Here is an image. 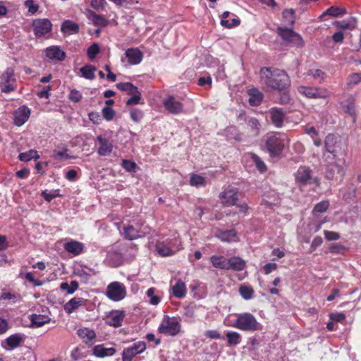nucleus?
Instances as JSON below:
<instances>
[{
    "mask_svg": "<svg viewBox=\"0 0 361 361\" xmlns=\"http://www.w3.org/2000/svg\"><path fill=\"white\" fill-rule=\"evenodd\" d=\"M97 141L99 143L97 153L100 156L109 155L113 150L111 142L105 135H99L97 137Z\"/></svg>",
    "mask_w": 361,
    "mask_h": 361,
    "instance_id": "f3484780",
    "label": "nucleus"
},
{
    "mask_svg": "<svg viewBox=\"0 0 361 361\" xmlns=\"http://www.w3.org/2000/svg\"><path fill=\"white\" fill-rule=\"evenodd\" d=\"M228 346H235L242 341L241 335L237 331H228L226 334Z\"/></svg>",
    "mask_w": 361,
    "mask_h": 361,
    "instance_id": "4c0bfd02",
    "label": "nucleus"
},
{
    "mask_svg": "<svg viewBox=\"0 0 361 361\" xmlns=\"http://www.w3.org/2000/svg\"><path fill=\"white\" fill-rule=\"evenodd\" d=\"M219 198L224 206L235 205L238 200V191L237 188L228 186L220 193Z\"/></svg>",
    "mask_w": 361,
    "mask_h": 361,
    "instance_id": "ddd939ff",
    "label": "nucleus"
},
{
    "mask_svg": "<svg viewBox=\"0 0 361 361\" xmlns=\"http://www.w3.org/2000/svg\"><path fill=\"white\" fill-rule=\"evenodd\" d=\"M279 200V195L274 190H270L267 194H264L262 199V202L264 205L271 207V205L276 204Z\"/></svg>",
    "mask_w": 361,
    "mask_h": 361,
    "instance_id": "58836bf2",
    "label": "nucleus"
},
{
    "mask_svg": "<svg viewBox=\"0 0 361 361\" xmlns=\"http://www.w3.org/2000/svg\"><path fill=\"white\" fill-rule=\"evenodd\" d=\"M23 338L19 334H13L5 340V343L11 348H15L20 345Z\"/></svg>",
    "mask_w": 361,
    "mask_h": 361,
    "instance_id": "c03bdc74",
    "label": "nucleus"
},
{
    "mask_svg": "<svg viewBox=\"0 0 361 361\" xmlns=\"http://www.w3.org/2000/svg\"><path fill=\"white\" fill-rule=\"evenodd\" d=\"M0 85L1 91L8 93L16 87V81L14 77V71L11 68H8L1 77Z\"/></svg>",
    "mask_w": 361,
    "mask_h": 361,
    "instance_id": "9d476101",
    "label": "nucleus"
},
{
    "mask_svg": "<svg viewBox=\"0 0 361 361\" xmlns=\"http://www.w3.org/2000/svg\"><path fill=\"white\" fill-rule=\"evenodd\" d=\"M122 166L128 171H134L137 168L135 162L126 159L123 160Z\"/></svg>",
    "mask_w": 361,
    "mask_h": 361,
    "instance_id": "338daca9",
    "label": "nucleus"
},
{
    "mask_svg": "<svg viewBox=\"0 0 361 361\" xmlns=\"http://www.w3.org/2000/svg\"><path fill=\"white\" fill-rule=\"evenodd\" d=\"M42 196L47 202H51L53 199L60 196V190H44V191H42Z\"/></svg>",
    "mask_w": 361,
    "mask_h": 361,
    "instance_id": "bf43d9fd",
    "label": "nucleus"
},
{
    "mask_svg": "<svg viewBox=\"0 0 361 361\" xmlns=\"http://www.w3.org/2000/svg\"><path fill=\"white\" fill-rule=\"evenodd\" d=\"M249 102L251 106H259L263 99V94L257 89L252 88L248 91Z\"/></svg>",
    "mask_w": 361,
    "mask_h": 361,
    "instance_id": "c756f323",
    "label": "nucleus"
},
{
    "mask_svg": "<svg viewBox=\"0 0 361 361\" xmlns=\"http://www.w3.org/2000/svg\"><path fill=\"white\" fill-rule=\"evenodd\" d=\"M46 56L51 61H62L66 57V53L58 46H51L45 51Z\"/></svg>",
    "mask_w": 361,
    "mask_h": 361,
    "instance_id": "412c9836",
    "label": "nucleus"
},
{
    "mask_svg": "<svg viewBox=\"0 0 361 361\" xmlns=\"http://www.w3.org/2000/svg\"><path fill=\"white\" fill-rule=\"evenodd\" d=\"M126 287L120 282H112L107 286L106 296L113 301H120L126 297Z\"/></svg>",
    "mask_w": 361,
    "mask_h": 361,
    "instance_id": "6e6552de",
    "label": "nucleus"
},
{
    "mask_svg": "<svg viewBox=\"0 0 361 361\" xmlns=\"http://www.w3.org/2000/svg\"><path fill=\"white\" fill-rule=\"evenodd\" d=\"M83 78L88 80H93L95 78L96 68L92 65H87L80 69Z\"/></svg>",
    "mask_w": 361,
    "mask_h": 361,
    "instance_id": "a18cd8bd",
    "label": "nucleus"
},
{
    "mask_svg": "<svg viewBox=\"0 0 361 361\" xmlns=\"http://www.w3.org/2000/svg\"><path fill=\"white\" fill-rule=\"evenodd\" d=\"M77 334L82 342L89 346L92 345L95 342L97 336L93 329L87 327H82L77 331Z\"/></svg>",
    "mask_w": 361,
    "mask_h": 361,
    "instance_id": "a211bd4d",
    "label": "nucleus"
},
{
    "mask_svg": "<svg viewBox=\"0 0 361 361\" xmlns=\"http://www.w3.org/2000/svg\"><path fill=\"white\" fill-rule=\"evenodd\" d=\"M346 13V11L345 8L339 6H331L326 10L320 16V18L324 16H331L334 17L341 16Z\"/></svg>",
    "mask_w": 361,
    "mask_h": 361,
    "instance_id": "79ce46f5",
    "label": "nucleus"
},
{
    "mask_svg": "<svg viewBox=\"0 0 361 361\" xmlns=\"http://www.w3.org/2000/svg\"><path fill=\"white\" fill-rule=\"evenodd\" d=\"M190 184L194 187L204 186L206 184L205 178L196 173H192L190 178Z\"/></svg>",
    "mask_w": 361,
    "mask_h": 361,
    "instance_id": "3c124183",
    "label": "nucleus"
},
{
    "mask_svg": "<svg viewBox=\"0 0 361 361\" xmlns=\"http://www.w3.org/2000/svg\"><path fill=\"white\" fill-rule=\"evenodd\" d=\"M329 206V203L328 201H322L314 206L312 212L314 215L317 214L323 213L327 210Z\"/></svg>",
    "mask_w": 361,
    "mask_h": 361,
    "instance_id": "680f3d73",
    "label": "nucleus"
},
{
    "mask_svg": "<svg viewBox=\"0 0 361 361\" xmlns=\"http://www.w3.org/2000/svg\"><path fill=\"white\" fill-rule=\"evenodd\" d=\"M298 92L309 99H326L330 97V92L324 87L299 86Z\"/></svg>",
    "mask_w": 361,
    "mask_h": 361,
    "instance_id": "423d86ee",
    "label": "nucleus"
},
{
    "mask_svg": "<svg viewBox=\"0 0 361 361\" xmlns=\"http://www.w3.org/2000/svg\"><path fill=\"white\" fill-rule=\"evenodd\" d=\"M87 18L96 26L106 27L108 25V20L106 18L92 11H88Z\"/></svg>",
    "mask_w": 361,
    "mask_h": 361,
    "instance_id": "72a5a7b5",
    "label": "nucleus"
},
{
    "mask_svg": "<svg viewBox=\"0 0 361 361\" xmlns=\"http://www.w3.org/2000/svg\"><path fill=\"white\" fill-rule=\"evenodd\" d=\"M102 116L105 120L110 121L115 116V111L109 106H104L102 110Z\"/></svg>",
    "mask_w": 361,
    "mask_h": 361,
    "instance_id": "e2e57ef3",
    "label": "nucleus"
},
{
    "mask_svg": "<svg viewBox=\"0 0 361 361\" xmlns=\"http://www.w3.org/2000/svg\"><path fill=\"white\" fill-rule=\"evenodd\" d=\"M216 236L223 242L231 243L238 241L237 233L235 230L219 231Z\"/></svg>",
    "mask_w": 361,
    "mask_h": 361,
    "instance_id": "c85d7f7f",
    "label": "nucleus"
},
{
    "mask_svg": "<svg viewBox=\"0 0 361 361\" xmlns=\"http://www.w3.org/2000/svg\"><path fill=\"white\" fill-rule=\"evenodd\" d=\"M125 57L128 65L134 66L141 63L143 54L138 48H129L125 52Z\"/></svg>",
    "mask_w": 361,
    "mask_h": 361,
    "instance_id": "6ab92c4d",
    "label": "nucleus"
},
{
    "mask_svg": "<svg viewBox=\"0 0 361 361\" xmlns=\"http://www.w3.org/2000/svg\"><path fill=\"white\" fill-rule=\"evenodd\" d=\"M32 27L35 35L41 37L51 31L52 24L47 18H37L32 20Z\"/></svg>",
    "mask_w": 361,
    "mask_h": 361,
    "instance_id": "1a4fd4ad",
    "label": "nucleus"
},
{
    "mask_svg": "<svg viewBox=\"0 0 361 361\" xmlns=\"http://www.w3.org/2000/svg\"><path fill=\"white\" fill-rule=\"evenodd\" d=\"M18 157L22 161H29L32 159H38L39 156L36 150L30 149L28 152L20 153Z\"/></svg>",
    "mask_w": 361,
    "mask_h": 361,
    "instance_id": "49530a36",
    "label": "nucleus"
},
{
    "mask_svg": "<svg viewBox=\"0 0 361 361\" xmlns=\"http://www.w3.org/2000/svg\"><path fill=\"white\" fill-rule=\"evenodd\" d=\"M269 114L272 123L276 128H281L283 126L285 114L281 109L271 108L269 111Z\"/></svg>",
    "mask_w": 361,
    "mask_h": 361,
    "instance_id": "393cba45",
    "label": "nucleus"
},
{
    "mask_svg": "<svg viewBox=\"0 0 361 361\" xmlns=\"http://www.w3.org/2000/svg\"><path fill=\"white\" fill-rule=\"evenodd\" d=\"M182 249L181 241L174 232L160 238L156 245V250L163 257L173 255Z\"/></svg>",
    "mask_w": 361,
    "mask_h": 361,
    "instance_id": "7ed1b4c3",
    "label": "nucleus"
},
{
    "mask_svg": "<svg viewBox=\"0 0 361 361\" xmlns=\"http://www.w3.org/2000/svg\"><path fill=\"white\" fill-rule=\"evenodd\" d=\"M186 291V285L181 280H178L176 284L172 287L173 295L178 298H184L185 296Z\"/></svg>",
    "mask_w": 361,
    "mask_h": 361,
    "instance_id": "c9c22d12",
    "label": "nucleus"
},
{
    "mask_svg": "<svg viewBox=\"0 0 361 361\" xmlns=\"http://www.w3.org/2000/svg\"><path fill=\"white\" fill-rule=\"evenodd\" d=\"M260 78L267 87L281 91L290 86L288 75L279 69L271 70L269 68H262L260 70Z\"/></svg>",
    "mask_w": 361,
    "mask_h": 361,
    "instance_id": "f257e3e1",
    "label": "nucleus"
},
{
    "mask_svg": "<svg viewBox=\"0 0 361 361\" xmlns=\"http://www.w3.org/2000/svg\"><path fill=\"white\" fill-rule=\"evenodd\" d=\"M213 267L220 269L228 270V259L221 255H213L210 258Z\"/></svg>",
    "mask_w": 361,
    "mask_h": 361,
    "instance_id": "f704fd0d",
    "label": "nucleus"
},
{
    "mask_svg": "<svg viewBox=\"0 0 361 361\" xmlns=\"http://www.w3.org/2000/svg\"><path fill=\"white\" fill-rule=\"evenodd\" d=\"M155 288H149L147 290V296L149 298V302L152 305H158L161 301V298L159 295H154Z\"/></svg>",
    "mask_w": 361,
    "mask_h": 361,
    "instance_id": "13d9d810",
    "label": "nucleus"
},
{
    "mask_svg": "<svg viewBox=\"0 0 361 361\" xmlns=\"http://www.w3.org/2000/svg\"><path fill=\"white\" fill-rule=\"evenodd\" d=\"M61 31L66 35L76 34L79 31V26L77 23L66 20L63 22L61 26Z\"/></svg>",
    "mask_w": 361,
    "mask_h": 361,
    "instance_id": "7c9ffc66",
    "label": "nucleus"
},
{
    "mask_svg": "<svg viewBox=\"0 0 361 361\" xmlns=\"http://www.w3.org/2000/svg\"><path fill=\"white\" fill-rule=\"evenodd\" d=\"M276 32L284 41L291 44L293 46L297 47H301L303 46L304 42L302 37L293 32L292 30L284 27H278Z\"/></svg>",
    "mask_w": 361,
    "mask_h": 361,
    "instance_id": "0eeeda50",
    "label": "nucleus"
},
{
    "mask_svg": "<svg viewBox=\"0 0 361 361\" xmlns=\"http://www.w3.org/2000/svg\"><path fill=\"white\" fill-rule=\"evenodd\" d=\"M181 330L180 320L176 317L164 315L158 327V332L161 334L176 336Z\"/></svg>",
    "mask_w": 361,
    "mask_h": 361,
    "instance_id": "39448f33",
    "label": "nucleus"
},
{
    "mask_svg": "<svg viewBox=\"0 0 361 361\" xmlns=\"http://www.w3.org/2000/svg\"><path fill=\"white\" fill-rule=\"evenodd\" d=\"M60 288L66 290L68 294H73L78 288V283L72 281L69 285L67 282H63L60 284Z\"/></svg>",
    "mask_w": 361,
    "mask_h": 361,
    "instance_id": "603ef678",
    "label": "nucleus"
},
{
    "mask_svg": "<svg viewBox=\"0 0 361 361\" xmlns=\"http://www.w3.org/2000/svg\"><path fill=\"white\" fill-rule=\"evenodd\" d=\"M340 106L342 110L350 115L351 116H355V97L353 94H348L347 98L340 102Z\"/></svg>",
    "mask_w": 361,
    "mask_h": 361,
    "instance_id": "b1692460",
    "label": "nucleus"
},
{
    "mask_svg": "<svg viewBox=\"0 0 361 361\" xmlns=\"http://www.w3.org/2000/svg\"><path fill=\"white\" fill-rule=\"evenodd\" d=\"M86 300L82 298H73L64 305V310L68 314L75 312L79 307L85 305Z\"/></svg>",
    "mask_w": 361,
    "mask_h": 361,
    "instance_id": "bb28decb",
    "label": "nucleus"
},
{
    "mask_svg": "<svg viewBox=\"0 0 361 361\" xmlns=\"http://www.w3.org/2000/svg\"><path fill=\"white\" fill-rule=\"evenodd\" d=\"M266 148L271 157L279 156L289 145L290 140L286 134L271 132L264 137Z\"/></svg>",
    "mask_w": 361,
    "mask_h": 361,
    "instance_id": "f03ea898",
    "label": "nucleus"
},
{
    "mask_svg": "<svg viewBox=\"0 0 361 361\" xmlns=\"http://www.w3.org/2000/svg\"><path fill=\"white\" fill-rule=\"evenodd\" d=\"M246 267V262L238 256H234L228 259V270L243 271Z\"/></svg>",
    "mask_w": 361,
    "mask_h": 361,
    "instance_id": "cd10ccee",
    "label": "nucleus"
},
{
    "mask_svg": "<svg viewBox=\"0 0 361 361\" xmlns=\"http://www.w3.org/2000/svg\"><path fill=\"white\" fill-rule=\"evenodd\" d=\"M100 51V48L98 44L94 43L87 49V56L90 59H94L97 54Z\"/></svg>",
    "mask_w": 361,
    "mask_h": 361,
    "instance_id": "0e129e2a",
    "label": "nucleus"
},
{
    "mask_svg": "<svg viewBox=\"0 0 361 361\" xmlns=\"http://www.w3.org/2000/svg\"><path fill=\"white\" fill-rule=\"evenodd\" d=\"M334 25L338 29L353 30L356 27V22L354 18L336 21Z\"/></svg>",
    "mask_w": 361,
    "mask_h": 361,
    "instance_id": "a19ab883",
    "label": "nucleus"
},
{
    "mask_svg": "<svg viewBox=\"0 0 361 361\" xmlns=\"http://www.w3.org/2000/svg\"><path fill=\"white\" fill-rule=\"evenodd\" d=\"M69 99L73 102H78L82 99V94L76 90H71L69 94Z\"/></svg>",
    "mask_w": 361,
    "mask_h": 361,
    "instance_id": "774afa93",
    "label": "nucleus"
},
{
    "mask_svg": "<svg viewBox=\"0 0 361 361\" xmlns=\"http://www.w3.org/2000/svg\"><path fill=\"white\" fill-rule=\"evenodd\" d=\"M116 350L113 347H106L104 344L95 345L92 349V353L97 357L113 356Z\"/></svg>",
    "mask_w": 361,
    "mask_h": 361,
    "instance_id": "a878e982",
    "label": "nucleus"
},
{
    "mask_svg": "<svg viewBox=\"0 0 361 361\" xmlns=\"http://www.w3.org/2000/svg\"><path fill=\"white\" fill-rule=\"evenodd\" d=\"M116 87L121 90L127 92L128 94H133L137 92L138 89L130 82H119L116 84Z\"/></svg>",
    "mask_w": 361,
    "mask_h": 361,
    "instance_id": "37998d69",
    "label": "nucleus"
},
{
    "mask_svg": "<svg viewBox=\"0 0 361 361\" xmlns=\"http://www.w3.org/2000/svg\"><path fill=\"white\" fill-rule=\"evenodd\" d=\"M24 6L27 8V13L30 16L36 14L39 9V5L36 3L35 0H26Z\"/></svg>",
    "mask_w": 361,
    "mask_h": 361,
    "instance_id": "8fccbe9b",
    "label": "nucleus"
},
{
    "mask_svg": "<svg viewBox=\"0 0 361 361\" xmlns=\"http://www.w3.org/2000/svg\"><path fill=\"white\" fill-rule=\"evenodd\" d=\"M283 20L286 25H292L295 22V11L292 8L285 9L283 13Z\"/></svg>",
    "mask_w": 361,
    "mask_h": 361,
    "instance_id": "de8ad7c7",
    "label": "nucleus"
},
{
    "mask_svg": "<svg viewBox=\"0 0 361 361\" xmlns=\"http://www.w3.org/2000/svg\"><path fill=\"white\" fill-rule=\"evenodd\" d=\"M146 231L141 228H137L132 225H128L123 228V235L128 240H134L141 238L146 234Z\"/></svg>",
    "mask_w": 361,
    "mask_h": 361,
    "instance_id": "5701e85b",
    "label": "nucleus"
},
{
    "mask_svg": "<svg viewBox=\"0 0 361 361\" xmlns=\"http://www.w3.org/2000/svg\"><path fill=\"white\" fill-rule=\"evenodd\" d=\"M143 112L139 109H133L130 111V118L135 122H139L143 118Z\"/></svg>",
    "mask_w": 361,
    "mask_h": 361,
    "instance_id": "69168bd1",
    "label": "nucleus"
},
{
    "mask_svg": "<svg viewBox=\"0 0 361 361\" xmlns=\"http://www.w3.org/2000/svg\"><path fill=\"white\" fill-rule=\"evenodd\" d=\"M230 13L228 11L224 12L221 20V24L228 28H232L238 26L240 23V19L235 15H233V17L231 18V23H230L229 19H228Z\"/></svg>",
    "mask_w": 361,
    "mask_h": 361,
    "instance_id": "473e14b6",
    "label": "nucleus"
},
{
    "mask_svg": "<svg viewBox=\"0 0 361 361\" xmlns=\"http://www.w3.org/2000/svg\"><path fill=\"white\" fill-rule=\"evenodd\" d=\"M31 326L40 327L50 322L51 319L46 315L32 314L30 315Z\"/></svg>",
    "mask_w": 361,
    "mask_h": 361,
    "instance_id": "2f4dec72",
    "label": "nucleus"
},
{
    "mask_svg": "<svg viewBox=\"0 0 361 361\" xmlns=\"http://www.w3.org/2000/svg\"><path fill=\"white\" fill-rule=\"evenodd\" d=\"M235 319L228 326L247 332H254L261 329V324L252 314L243 312L235 314Z\"/></svg>",
    "mask_w": 361,
    "mask_h": 361,
    "instance_id": "20e7f679",
    "label": "nucleus"
},
{
    "mask_svg": "<svg viewBox=\"0 0 361 361\" xmlns=\"http://www.w3.org/2000/svg\"><path fill=\"white\" fill-rule=\"evenodd\" d=\"M125 315V312L122 310H112L106 314L105 322L111 326H121Z\"/></svg>",
    "mask_w": 361,
    "mask_h": 361,
    "instance_id": "4468645a",
    "label": "nucleus"
},
{
    "mask_svg": "<svg viewBox=\"0 0 361 361\" xmlns=\"http://www.w3.org/2000/svg\"><path fill=\"white\" fill-rule=\"evenodd\" d=\"M163 104L166 109L172 114H178L183 112V104L176 99L173 96H169L163 102Z\"/></svg>",
    "mask_w": 361,
    "mask_h": 361,
    "instance_id": "dca6fc26",
    "label": "nucleus"
},
{
    "mask_svg": "<svg viewBox=\"0 0 361 361\" xmlns=\"http://www.w3.org/2000/svg\"><path fill=\"white\" fill-rule=\"evenodd\" d=\"M30 110L25 106H20L14 114V123L18 126L23 125L29 118Z\"/></svg>",
    "mask_w": 361,
    "mask_h": 361,
    "instance_id": "4be33fe9",
    "label": "nucleus"
},
{
    "mask_svg": "<svg viewBox=\"0 0 361 361\" xmlns=\"http://www.w3.org/2000/svg\"><path fill=\"white\" fill-rule=\"evenodd\" d=\"M295 183L300 186H304L314 182L312 171L306 166H300L295 173Z\"/></svg>",
    "mask_w": 361,
    "mask_h": 361,
    "instance_id": "f8f14e48",
    "label": "nucleus"
},
{
    "mask_svg": "<svg viewBox=\"0 0 361 361\" xmlns=\"http://www.w3.org/2000/svg\"><path fill=\"white\" fill-rule=\"evenodd\" d=\"M251 158L255 163L257 169L261 172H265L267 171V166L264 161L256 154H251Z\"/></svg>",
    "mask_w": 361,
    "mask_h": 361,
    "instance_id": "052dcab7",
    "label": "nucleus"
},
{
    "mask_svg": "<svg viewBox=\"0 0 361 361\" xmlns=\"http://www.w3.org/2000/svg\"><path fill=\"white\" fill-rule=\"evenodd\" d=\"M344 161L341 160L338 161H335L334 164H331L327 166L326 177L328 179H333L336 176L342 177L344 175Z\"/></svg>",
    "mask_w": 361,
    "mask_h": 361,
    "instance_id": "2eb2a0df",
    "label": "nucleus"
},
{
    "mask_svg": "<svg viewBox=\"0 0 361 361\" xmlns=\"http://www.w3.org/2000/svg\"><path fill=\"white\" fill-rule=\"evenodd\" d=\"M336 143V137L334 135L329 134L326 137L324 141L325 149L327 152L332 154L334 158L335 157L334 152Z\"/></svg>",
    "mask_w": 361,
    "mask_h": 361,
    "instance_id": "ea45409f",
    "label": "nucleus"
},
{
    "mask_svg": "<svg viewBox=\"0 0 361 361\" xmlns=\"http://www.w3.org/2000/svg\"><path fill=\"white\" fill-rule=\"evenodd\" d=\"M63 248L73 256H78L83 252L84 245L79 241L70 240L64 243Z\"/></svg>",
    "mask_w": 361,
    "mask_h": 361,
    "instance_id": "aec40b11",
    "label": "nucleus"
},
{
    "mask_svg": "<svg viewBox=\"0 0 361 361\" xmlns=\"http://www.w3.org/2000/svg\"><path fill=\"white\" fill-rule=\"evenodd\" d=\"M146 350L144 341H137L132 345L126 348L122 353V361H132L133 358Z\"/></svg>",
    "mask_w": 361,
    "mask_h": 361,
    "instance_id": "9b49d317",
    "label": "nucleus"
},
{
    "mask_svg": "<svg viewBox=\"0 0 361 361\" xmlns=\"http://www.w3.org/2000/svg\"><path fill=\"white\" fill-rule=\"evenodd\" d=\"M247 126L252 131L253 135H257L259 134L261 128V125L257 118H250L247 120Z\"/></svg>",
    "mask_w": 361,
    "mask_h": 361,
    "instance_id": "09e8293b",
    "label": "nucleus"
},
{
    "mask_svg": "<svg viewBox=\"0 0 361 361\" xmlns=\"http://www.w3.org/2000/svg\"><path fill=\"white\" fill-rule=\"evenodd\" d=\"M53 157L59 159H69L73 158V156L68 154L67 147H63L61 149H55L53 152Z\"/></svg>",
    "mask_w": 361,
    "mask_h": 361,
    "instance_id": "6e6d98bb",
    "label": "nucleus"
},
{
    "mask_svg": "<svg viewBox=\"0 0 361 361\" xmlns=\"http://www.w3.org/2000/svg\"><path fill=\"white\" fill-rule=\"evenodd\" d=\"M106 260L111 266L117 267L121 264V257L118 253L109 252L107 255Z\"/></svg>",
    "mask_w": 361,
    "mask_h": 361,
    "instance_id": "864d4df0",
    "label": "nucleus"
},
{
    "mask_svg": "<svg viewBox=\"0 0 361 361\" xmlns=\"http://www.w3.org/2000/svg\"><path fill=\"white\" fill-rule=\"evenodd\" d=\"M239 293L244 300H249L254 298L255 290L251 286L242 284L239 287Z\"/></svg>",
    "mask_w": 361,
    "mask_h": 361,
    "instance_id": "e433bc0d",
    "label": "nucleus"
},
{
    "mask_svg": "<svg viewBox=\"0 0 361 361\" xmlns=\"http://www.w3.org/2000/svg\"><path fill=\"white\" fill-rule=\"evenodd\" d=\"M307 75L312 76L319 82H323L326 78V73L320 69H310L307 72Z\"/></svg>",
    "mask_w": 361,
    "mask_h": 361,
    "instance_id": "5fc2aeb1",
    "label": "nucleus"
},
{
    "mask_svg": "<svg viewBox=\"0 0 361 361\" xmlns=\"http://www.w3.org/2000/svg\"><path fill=\"white\" fill-rule=\"evenodd\" d=\"M360 82H361V73H353L348 77L347 86L348 88H352Z\"/></svg>",
    "mask_w": 361,
    "mask_h": 361,
    "instance_id": "4d7b16f0",
    "label": "nucleus"
}]
</instances>
